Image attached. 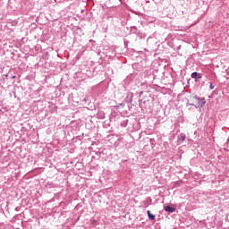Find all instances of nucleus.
I'll return each mask as SVG.
<instances>
[{"label":"nucleus","mask_w":229,"mask_h":229,"mask_svg":"<svg viewBox=\"0 0 229 229\" xmlns=\"http://www.w3.org/2000/svg\"><path fill=\"white\" fill-rule=\"evenodd\" d=\"M16 76H13V79L15 80Z\"/></svg>","instance_id":"0eeeda50"},{"label":"nucleus","mask_w":229,"mask_h":229,"mask_svg":"<svg viewBox=\"0 0 229 229\" xmlns=\"http://www.w3.org/2000/svg\"><path fill=\"white\" fill-rule=\"evenodd\" d=\"M210 89L214 90V85L212 83H210Z\"/></svg>","instance_id":"20e7f679"},{"label":"nucleus","mask_w":229,"mask_h":229,"mask_svg":"<svg viewBox=\"0 0 229 229\" xmlns=\"http://www.w3.org/2000/svg\"><path fill=\"white\" fill-rule=\"evenodd\" d=\"M182 140H185V136H182Z\"/></svg>","instance_id":"423d86ee"},{"label":"nucleus","mask_w":229,"mask_h":229,"mask_svg":"<svg viewBox=\"0 0 229 229\" xmlns=\"http://www.w3.org/2000/svg\"><path fill=\"white\" fill-rule=\"evenodd\" d=\"M147 214H148V219H150V221H155V215H152L151 211L148 210Z\"/></svg>","instance_id":"f03ea898"},{"label":"nucleus","mask_w":229,"mask_h":229,"mask_svg":"<svg viewBox=\"0 0 229 229\" xmlns=\"http://www.w3.org/2000/svg\"><path fill=\"white\" fill-rule=\"evenodd\" d=\"M165 212L173 213V212H175L176 208H172L171 206H165Z\"/></svg>","instance_id":"f257e3e1"},{"label":"nucleus","mask_w":229,"mask_h":229,"mask_svg":"<svg viewBox=\"0 0 229 229\" xmlns=\"http://www.w3.org/2000/svg\"><path fill=\"white\" fill-rule=\"evenodd\" d=\"M191 78H193V79H196V78L201 79V74L195 72L191 74Z\"/></svg>","instance_id":"7ed1b4c3"},{"label":"nucleus","mask_w":229,"mask_h":229,"mask_svg":"<svg viewBox=\"0 0 229 229\" xmlns=\"http://www.w3.org/2000/svg\"><path fill=\"white\" fill-rule=\"evenodd\" d=\"M201 103L200 106H203V105H205V101H202Z\"/></svg>","instance_id":"39448f33"}]
</instances>
